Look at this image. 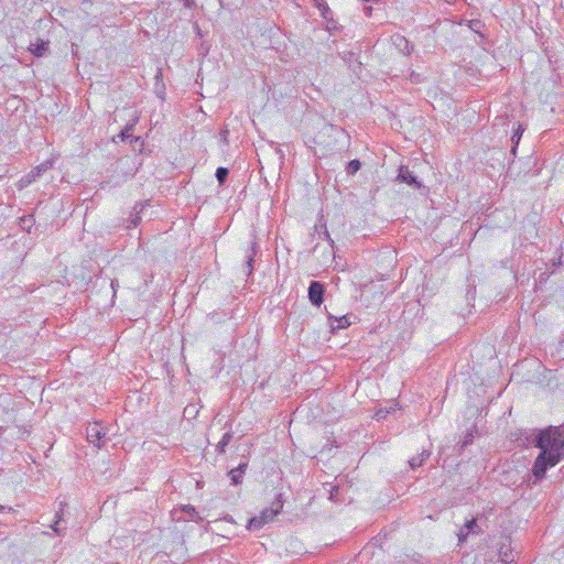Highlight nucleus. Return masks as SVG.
<instances>
[{
    "label": "nucleus",
    "mask_w": 564,
    "mask_h": 564,
    "mask_svg": "<svg viewBox=\"0 0 564 564\" xmlns=\"http://www.w3.org/2000/svg\"><path fill=\"white\" fill-rule=\"evenodd\" d=\"M499 558L502 563L513 562V554L510 545L502 544L499 549Z\"/></svg>",
    "instance_id": "14"
},
{
    "label": "nucleus",
    "mask_w": 564,
    "mask_h": 564,
    "mask_svg": "<svg viewBox=\"0 0 564 564\" xmlns=\"http://www.w3.org/2000/svg\"><path fill=\"white\" fill-rule=\"evenodd\" d=\"M57 524H58V520L55 522V525L53 527V530H54L57 534H61L59 530L57 529Z\"/></svg>",
    "instance_id": "28"
},
{
    "label": "nucleus",
    "mask_w": 564,
    "mask_h": 564,
    "mask_svg": "<svg viewBox=\"0 0 564 564\" xmlns=\"http://www.w3.org/2000/svg\"><path fill=\"white\" fill-rule=\"evenodd\" d=\"M138 118H134L131 123H128L126 128L118 134V137L124 141L131 137V132L133 130L134 124L137 123Z\"/></svg>",
    "instance_id": "15"
},
{
    "label": "nucleus",
    "mask_w": 564,
    "mask_h": 564,
    "mask_svg": "<svg viewBox=\"0 0 564 564\" xmlns=\"http://www.w3.org/2000/svg\"><path fill=\"white\" fill-rule=\"evenodd\" d=\"M337 323H338L337 326L332 325V327L333 328H335V327L340 328V327H345V326L349 325V322H348L346 316L341 317L340 319H337Z\"/></svg>",
    "instance_id": "19"
},
{
    "label": "nucleus",
    "mask_w": 564,
    "mask_h": 564,
    "mask_svg": "<svg viewBox=\"0 0 564 564\" xmlns=\"http://www.w3.org/2000/svg\"><path fill=\"white\" fill-rule=\"evenodd\" d=\"M1 508H2V507L0 506V509H1Z\"/></svg>",
    "instance_id": "33"
},
{
    "label": "nucleus",
    "mask_w": 564,
    "mask_h": 564,
    "mask_svg": "<svg viewBox=\"0 0 564 564\" xmlns=\"http://www.w3.org/2000/svg\"><path fill=\"white\" fill-rule=\"evenodd\" d=\"M29 50L32 52V54H34L35 56L37 57H42L45 55V53L47 52L48 50V42H44V41H41V42H37V43H32L29 47Z\"/></svg>",
    "instance_id": "11"
},
{
    "label": "nucleus",
    "mask_w": 564,
    "mask_h": 564,
    "mask_svg": "<svg viewBox=\"0 0 564 564\" xmlns=\"http://www.w3.org/2000/svg\"><path fill=\"white\" fill-rule=\"evenodd\" d=\"M283 503L280 499H276L271 503L269 508H265L260 512L259 516L251 518L248 522L249 530H259L264 524L271 522L276 514L281 512Z\"/></svg>",
    "instance_id": "2"
},
{
    "label": "nucleus",
    "mask_w": 564,
    "mask_h": 564,
    "mask_svg": "<svg viewBox=\"0 0 564 564\" xmlns=\"http://www.w3.org/2000/svg\"><path fill=\"white\" fill-rule=\"evenodd\" d=\"M54 165V159H48L44 161L43 163L39 164L36 167H34L30 173L24 175L19 181V188H24L35 182L40 176H42L45 172L51 170Z\"/></svg>",
    "instance_id": "3"
},
{
    "label": "nucleus",
    "mask_w": 564,
    "mask_h": 564,
    "mask_svg": "<svg viewBox=\"0 0 564 564\" xmlns=\"http://www.w3.org/2000/svg\"><path fill=\"white\" fill-rule=\"evenodd\" d=\"M364 12L367 17H370L371 15V12H372V7L370 6H365L364 7Z\"/></svg>",
    "instance_id": "25"
},
{
    "label": "nucleus",
    "mask_w": 564,
    "mask_h": 564,
    "mask_svg": "<svg viewBox=\"0 0 564 564\" xmlns=\"http://www.w3.org/2000/svg\"><path fill=\"white\" fill-rule=\"evenodd\" d=\"M257 254V242L252 241L250 246L246 249L243 259L245 263L242 265V271L245 272L246 278L248 279L253 270L252 262L253 258Z\"/></svg>",
    "instance_id": "5"
},
{
    "label": "nucleus",
    "mask_w": 564,
    "mask_h": 564,
    "mask_svg": "<svg viewBox=\"0 0 564 564\" xmlns=\"http://www.w3.org/2000/svg\"><path fill=\"white\" fill-rule=\"evenodd\" d=\"M480 25V21L479 20H471L470 21V28L475 31H477L476 28H478Z\"/></svg>",
    "instance_id": "23"
},
{
    "label": "nucleus",
    "mask_w": 564,
    "mask_h": 564,
    "mask_svg": "<svg viewBox=\"0 0 564 564\" xmlns=\"http://www.w3.org/2000/svg\"><path fill=\"white\" fill-rule=\"evenodd\" d=\"M106 435V429L99 422L90 423L86 429L87 441L98 448L104 445Z\"/></svg>",
    "instance_id": "4"
},
{
    "label": "nucleus",
    "mask_w": 564,
    "mask_h": 564,
    "mask_svg": "<svg viewBox=\"0 0 564 564\" xmlns=\"http://www.w3.org/2000/svg\"><path fill=\"white\" fill-rule=\"evenodd\" d=\"M181 511L185 512L186 516L183 518L185 521H195L198 522L202 520L198 512L195 510V508L191 505H185L181 507Z\"/></svg>",
    "instance_id": "10"
},
{
    "label": "nucleus",
    "mask_w": 564,
    "mask_h": 564,
    "mask_svg": "<svg viewBox=\"0 0 564 564\" xmlns=\"http://www.w3.org/2000/svg\"><path fill=\"white\" fill-rule=\"evenodd\" d=\"M228 176V170L226 167H218L216 170V177L220 184H223Z\"/></svg>",
    "instance_id": "16"
},
{
    "label": "nucleus",
    "mask_w": 564,
    "mask_h": 564,
    "mask_svg": "<svg viewBox=\"0 0 564 564\" xmlns=\"http://www.w3.org/2000/svg\"><path fill=\"white\" fill-rule=\"evenodd\" d=\"M230 438H231V435H230L229 433H226V434L223 436L221 441H220V442L218 443V445H217V447L219 448V451H221V452H223V451L225 449V447H226V446H227V444L229 443Z\"/></svg>",
    "instance_id": "17"
},
{
    "label": "nucleus",
    "mask_w": 564,
    "mask_h": 564,
    "mask_svg": "<svg viewBox=\"0 0 564 564\" xmlns=\"http://www.w3.org/2000/svg\"><path fill=\"white\" fill-rule=\"evenodd\" d=\"M430 457L429 451H422L417 456L412 457L409 460V465L412 469H415L423 465V463Z\"/></svg>",
    "instance_id": "13"
},
{
    "label": "nucleus",
    "mask_w": 564,
    "mask_h": 564,
    "mask_svg": "<svg viewBox=\"0 0 564 564\" xmlns=\"http://www.w3.org/2000/svg\"><path fill=\"white\" fill-rule=\"evenodd\" d=\"M447 3H453L455 0H445Z\"/></svg>",
    "instance_id": "31"
},
{
    "label": "nucleus",
    "mask_w": 564,
    "mask_h": 564,
    "mask_svg": "<svg viewBox=\"0 0 564 564\" xmlns=\"http://www.w3.org/2000/svg\"><path fill=\"white\" fill-rule=\"evenodd\" d=\"M393 44L395 47L404 55H410L413 50L414 45L410 43L403 35L395 34L393 37Z\"/></svg>",
    "instance_id": "8"
},
{
    "label": "nucleus",
    "mask_w": 564,
    "mask_h": 564,
    "mask_svg": "<svg viewBox=\"0 0 564 564\" xmlns=\"http://www.w3.org/2000/svg\"><path fill=\"white\" fill-rule=\"evenodd\" d=\"M183 2L186 8H193L195 6V0H183Z\"/></svg>",
    "instance_id": "24"
},
{
    "label": "nucleus",
    "mask_w": 564,
    "mask_h": 564,
    "mask_svg": "<svg viewBox=\"0 0 564 564\" xmlns=\"http://www.w3.org/2000/svg\"><path fill=\"white\" fill-rule=\"evenodd\" d=\"M536 446L541 453L534 462L532 474L535 480H541L546 469L558 464L564 457V429L551 426L541 431Z\"/></svg>",
    "instance_id": "1"
},
{
    "label": "nucleus",
    "mask_w": 564,
    "mask_h": 564,
    "mask_svg": "<svg viewBox=\"0 0 564 564\" xmlns=\"http://www.w3.org/2000/svg\"><path fill=\"white\" fill-rule=\"evenodd\" d=\"M227 132H228L227 130L223 131V132H221V135H223L224 138H226Z\"/></svg>",
    "instance_id": "30"
},
{
    "label": "nucleus",
    "mask_w": 564,
    "mask_h": 564,
    "mask_svg": "<svg viewBox=\"0 0 564 564\" xmlns=\"http://www.w3.org/2000/svg\"><path fill=\"white\" fill-rule=\"evenodd\" d=\"M397 180L402 183H406L408 185H411L414 188L421 187V183L416 180V177L406 166H400Z\"/></svg>",
    "instance_id": "6"
},
{
    "label": "nucleus",
    "mask_w": 564,
    "mask_h": 564,
    "mask_svg": "<svg viewBox=\"0 0 564 564\" xmlns=\"http://www.w3.org/2000/svg\"><path fill=\"white\" fill-rule=\"evenodd\" d=\"M545 274H546L545 272L541 273V275H540V282H542V280H544V279H545V278H544V275H545Z\"/></svg>",
    "instance_id": "29"
},
{
    "label": "nucleus",
    "mask_w": 564,
    "mask_h": 564,
    "mask_svg": "<svg viewBox=\"0 0 564 564\" xmlns=\"http://www.w3.org/2000/svg\"><path fill=\"white\" fill-rule=\"evenodd\" d=\"M361 163L359 160L355 159V173L360 169Z\"/></svg>",
    "instance_id": "27"
},
{
    "label": "nucleus",
    "mask_w": 564,
    "mask_h": 564,
    "mask_svg": "<svg viewBox=\"0 0 564 564\" xmlns=\"http://www.w3.org/2000/svg\"><path fill=\"white\" fill-rule=\"evenodd\" d=\"M346 170H347V173H352V161L348 162L347 163V166H346Z\"/></svg>",
    "instance_id": "26"
},
{
    "label": "nucleus",
    "mask_w": 564,
    "mask_h": 564,
    "mask_svg": "<svg viewBox=\"0 0 564 564\" xmlns=\"http://www.w3.org/2000/svg\"><path fill=\"white\" fill-rule=\"evenodd\" d=\"M388 413H389V411H388V410H382V409H380V410H378V411H377V413H376V415H375V416H376V419H377V420H382V419H386V417H387V414H388Z\"/></svg>",
    "instance_id": "20"
},
{
    "label": "nucleus",
    "mask_w": 564,
    "mask_h": 564,
    "mask_svg": "<svg viewBox=\"0 0 564 564\" xmlns=\"http://www.w3.org/2000/svg\"><path fill=\"white\" fill-rule=\"evenodd\" d=\"M140 220V217H139V213H137L135 215H132L131 216V224L135 227L138 226V223Z\"/></svg>",
    "instance_id": "22"
},
{
    "label": "nucleus",
    "mask_w": 564,
    "mask_h": 564,
    "mask_svg": "<svg viewBox=\"0 0 564 564\" xmlns=\"http://www.w3.org/2000/svg\"><path fill=\"white\" fill-rule=\"evenodd\" d=\"M247 468V464H240L237 468L231 469L229 471V476L231 479V482L234 485H238L241 481L242 475L245 474V470Z\"/></svg>",
    "instance_id": "12"
},
{
    "label": "nucleus",
    "mask_w": 564,
    "mask_h": 564,
    "mask_svg": "<svg viewBox=\"0 0 564 564\" xmlns=\"http://www.w3.org/2000/svg\"><path fill=\"white\" fill-rule=\"evenodd\" d=\"M324 284H310L308 299L313 305L319 306L324 296Z\"/></svg>",
    "instance_id": "7"
},
{
    "label": "nucleus",
    "mask_w": 564,
    "mask_h": 564,
    "mask_svg": "<svg viewBox=\"0 0 564 564\" xmlns=\"http://www.w3.org/2000/svg\"><path fill=\"white\" fill-rule=\"evenodd\" d=\"M521 127L518 128V130L514 132V134L511 137V141L514 145H517L520 141L521 134H522Z\"/></svg>",
    "instance_id": "18"
},
{
    "label": "nucleus",
    "mask_w": 564,
    "mask_h": 564,
    "mask_svg": "<svg viewBox=\"0 0 564 564\" xmlns=\"http://www.w3.org/2000/svg\"><path fill=\"white\" fill-rule=\"evenodd\" d=\"M410 79H411L412 83H420L421 82L420 75L415 74L414 72L411 73Z\"/></svg>",
    "instance_id": "21"
},
{
    "label": "nucleus",
    "mask_w": 564,
    "mask_h": 564,
    "mask_svg": "<svg viewBox=\"0 0 564 564\" xmlns=\"http://www.w3.org/2000/svg\"><path fill=\"white\" fill-rule=\"evenodd\" d=\"M477 529L478 524L476 522V519L467 521L465 525L460 529L459 533L457 534L459 543L465 542L470 533H477Z\"/></svg>",
    "instance_id": "9"
},
{
    "label": "nucleus",
    "mask_w": 564,
    "mask_h": 564,
    "mask_svg": "<svg viewBox=\"0 0 564 564\" xmlns=\"http://www.w3.org/2000/svg\"><path fill=\"white\" fill-rule=\"evenodd\" d=\"M314 1L317 3L318 0H314Z\"/></svg>",
    "instance_id": "32"
}]
</instances>
